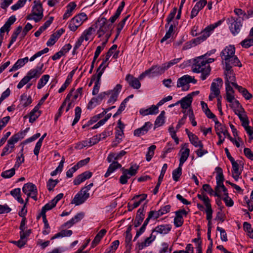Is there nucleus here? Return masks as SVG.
I'll list each match as a JSON object with an SVG mask.
<instances>
[{"label":"nucleus","instance_id":"1","mask_svg":"<svg viewBox=\"0 0 253 253\" xmlns=\"http://www.w3.org/2000/svg\"><path fill=\"white\" fill-rule=\"evenodd\" d=\"M214 58H208L206 60L199 56L194 59V63L192 65V71L194 73H201V80H205L210 75L211 68L209 63L214 62Z\"/></svg>","mask_w":253,"mask_h":253},{"label":"nucleus","instance_id":"2","mask_svg":"<svg viewBox=\"0 0 253 253\" xmlns=\"http://www.w3.org/2000/svg\"><path fill=\"white\" fill-rule=\"evenodd\" d=\"M235 48L233 45L226 46L221 52L220 56L222 61H224L225 66H230L241 67L242 64L238 57L235 55Z\"/></svg>","mask_w":253,"mask_h":253},{"label":"nucleus","instance_id":"3","mask_svg":"<svg viewBox=\"0 0 253 253\" xmlns=\"http://www.w3.org/2000/svg\"><path fill=\"white\" fill-rule=\"evenodd\" d=\"M226 100L230 103L229 106L234 113L238 116L241 122L247 117L246 112L240 102L235 98V92L225 93Z\"/></svg>","mask_w":253,"mask_h":253},{"label":"nucleus","instance_id":"4","mask_svg":"<svg viewBox=\"0 0 253 253\" xmlns=\"http://www.w3.org/2000/svg\"><path fill=\"white\" fill-rule=\"evenodd\" d=\"M95 28L98 38L104 36L106 42H107L112 34V25L110 24L105 18L99 19L96 23Z\"/></svg>","mask_w":253,"mask_h":253},{"label":"nucleus","instance_id":"5","mask_svg":"<svg viewBox=\"0 0 253 253\" xmlns=\"http://www.w3.org/2000/svg\"><path fill=\"white\" fill-rule=\"evenodd\" d=\"M225 93L234 92L233 86L235 88L238 85L236 83L235 74L230 66H226L224 71Z\"/></svg>","mask_w":253,"mask_h":253},{"label":"nucleus","instance_id":"6","mask_svg":"<svg viewBox=\"0 0 253 253\" xmlns=\"http://www.w3.org/2000/svg\"><path fill=\"white\" fill-rule=\"evenodd\" d=\"M93 183H90L87 186L82 188V189L75 196L71 203L76 206H79L83 204L89 197V191L93 186Z\"/></svg>","mask_w":253,"mask_h":253},{"label":"nucleus","instance_id":"7","mask_svg":"<svg viewBox=\"0 0 253 253\" xmlns=\"http://www.w3.org/2000/svg\"><path fill=\"white\" fill-rule=\"evenodd\" d=\"M43 10L42 4L39 1H34L30 14L26 16V19L34 20L36 22L40 21L43 17Z\"/></svg>","mask_w":253,"mask_h":253},{"label":"nucleus","instance_id":"8","mask_svg":"<svg viewBox=\"0 0 253 253\" xmlns=\"http://www.w3.org/2000/svg\"><path fill=\"white\" fill-rule=\"evenodd\" d=\"M222 20H219L216 22L208 26L201 32V35L193 40V42L196 44H199L205 41L213 32L214 30L218 26L221 25Z\"/></svg>","mask_w":253,"mask_h":253},{"label":"nucleus","instance_id":"9","mask_svg":"<svg viewBox=\"0 0 253 253\" xmlns=\"http://www.w3.org/2000/svg\"><path fill=\"white\" fill-rule=\"evenodd\" d=\"M87 19V16L85 13L78 14L68 22V28L71 31L75 32Z\"/></svg>","mask_w":253,"mask_h":253},{"label":"nucleus","instance_id":"10","mask_svg":"<svg viewBox=\"0 0 253 253\" xmlns=\"http://www.w3.org/2000/svg\"><path fill=\"white\" fill-rule=\"evenodd\" d=\"M95 31V29L92 27L84 30L76 41L74 48H78L84 41L88 42L92 41L94 37Z\"/></svg>","mask_w":253,"mask_h":253},{"label":"nucleus","instance_id":"11","mask_svg":"<svg viewBox=\"0 0 253 253\" xmlns=\"http://www.w3.org/2000/svg\"><path fill=\"white\" fill-rule=\"evenodd\" d=\"M166 69L165 68L164 64L161 66H153L151 68L146 70L144 72L141 74L139 76V79L142 80L145 77L153 78L163 74Z\"/></svg>","mask_w":253,"mask_h":253},{"label":"nucleus","instance_id":"12","mask_svg":"<svg viewBox=\"0 0 253 253\" xmlns=\"http://www.w3.org/2000/svg\"><path fill=\"white\" fill-rule=\"evenodd\" d=\"M139 167L137 165L131 166L129 169H123L122 175L120 178V182L125 184L131 176H134L137 172Z\"/></svg>","mask_w":253,"mask_h":253},{"label":"nucleus","instance_id":"13","mask_svg":"<svg viewBox=\"0 0 253 253\" xmlns=\"http://www.w3.org/2000/svg\"><path fill=\"white\" fill-rule=\"evenodd\" d=\"M196 83L197 80L195 79L194 77L185 75L178 79L177 87H181L182 90L186 91L188 90L189 88V83L195 84Z\"/></svg>","mask_w":253,"mask_h":253},{"label":"nucleus","instance_id":"14","mask_svg":"<svg viewBox=\"0 0 253 253\" xmlns=\"http://www.w3.org/2000/svg\"><path fill=\"white\" fill-rule=\"evenodd\" d=\"M222 84V80L220 78H217L214 80L211 84V93L209 96L210 101L213 100V98L221 96L220 95V88Z\"/></svg>","mask_w":253,"mask_h":253},{"label":"nucleus","instance_id":"15","mask_svg":"<svg viewBox=\"0 0 253 253\" xmlns=\"http://www.w3.org/2000/svg\"><path fill=\"white\" fill-rule=\"evenodd\" d=\"M20 139L19 134L12 136L7 141V144L3 148L1 156L8 155L13 151L15 144Z\"/></svg>","mask_w":253,"mask_h":253},{"label":"nucleus","instance_id":"16","mask_svg":"<svg viewBox=\"0 0 253 253\" xmlns=\"http://www.w3.org/2000/svg\"><path fill=\"white\" fill-rule=\"evenodd\" d=\"M227 23L231 32L234 36L240 32L242 24L238 18L235 19L231 17L227 19Z\"/></svg>","mask_w":253,"mask_h":253},{"label":"nucleus","instance_id":"17","mask_svg":"<svg viewBox=\"0 0 253 253\" xmlns=\"http://www.w3.org/2000/svg\"><path fill=\"white\" fill-rule=\"evenodd\" d=\"M22 191L28 197H31L35 201L37 200L38 190L35 184L32 183L25 184L23 186Z\"/></svg>","mask_w":253,"mask_h":253},{"label":"nucleus","instance_id":"18","mask_svg":"<svg viewBox=\"0 0 253 253\" xmlns=\"http://www.w3.org/2000/svg\"><path fill=\"white\" fill-rule=\"evenodd\" d=\"M44 65L43 63L39 64L35 68L30 70L27 73V76L30 80L38 79L44 72Z\"/></svg>","mask_w":253,"mask_h":253},{"label":"nucleus","instance_id":"19","mask_svg":"<svg viewBox=\"0 0 253 253\" xmlns=\"http://www.w3.org/2000/svg\"><path fill=\"white\" fill-rule=\"evenodd\" d=\"M82 87L78 88L76 90H71L67 95L65 102L67 103V101H70L74 103L79 100L82 97Z\"/></svg>","mask_w":253,"mask_h":253},{"label":"nucleus","instance_id":"20","mask_svg":"<svg viewBox=\"0 0 253 253\" xmlns=\"http://www.w3.org/2000/svg\"><path fill=\"white\" fill-rule=\"evenodd\" d=\"M175 216L173 219V224L176 227L181 226L184 222L183 218L186 217L187 212L184 210L176 211Z\"/></svg>","mask_w":253,"mask_h":253},{"label":"nucleus","instance_id":"21","mask_svg":"<svg viewBox=\"0 0 253 253\" xmlns=\"http://www.w3.org/2000/svg\"><path fill=\"white\" fill-rule=\"evenodd\" d=\"M122 89V85L120 84H117L115 87L111 90L107 91L108 95H110V97L107 101L109 104H113L117 100L118 95Z\"/></svg>","mask_w":253,"mask_h":253},{"label":"nucleus","instance_id":"22","mask_svg":"<svg viewBox=\"0 0 253 253\" xmlns=\"http://www.w3.org/2000/svg\"><path fill=\"white\" fill-rule=\"evenodd\" d=\"M189 155L190 149L188 148V144L185 143L182 145L178 153V155L180 156L179 164L180 166H183L189 157Z\"/></svg>","mask_w":253,"mask_h":253},{"label":"nucleus","instance_id":"23","mask_svg":"<svg viewBox=\"0 0 253 253\" xmlns=\"http://www.w3.org/2000/svg\"><path fill=\"white\" fill-rule=\"evenodd\" d=\"M215 130L218 138H219V136H225V138L226 137L229 138L230 135L226 126L217 121H215Z\"/></svg>","mask_w":253,"mask_h":253},{"label":"nucleus","instance_id":"24","mask_svg":"<svg viewBox=\"0 0 253 253\" xmlns=\"http://www.w3.org/2000/svg\"><path fill=\"white\" fill-rule=\"evenodd\" d=\"M206 4L207 1L205 0H200V1H198L195 4L191 10L190 18L193 19L196 17L198 15L199 11L204 8Z\"/></svg>","mask_w":253,"mask_h":253},{"label":"nucleus","instance_id":"25","mask_svg":"<svg viewBox=\"0 0 253 253\" xmlns=\"http://www.w3.org/2000/svg\"><path fill=\"white\" fill-rule=\"evenodd\" d=\"M126 80L128 84L134 89H139L141 86V83L139 80H141L138 78L134 77L131 75H127L126 77Z\"/></svg>","mask_w":253,"mask_h":253},{"label":"nucleus","instance_id":"26","mask_svg":"<svg viewBox=\"0 0 253 253\" xmlns=\"http://www.w3.org/2000/svg\"><path fill=\"white\" fill-rule=\"evenodd\" d=\"M92 173L89 171H86L77 176L74 180L73 183L75 185H78L84 182L86 179L92 176Z\"/></svg>","mask_w":253,"mask_h":253},{"label":"nucleus","instance_id":"27","mask_svg":"<svg viewBox=\"0 0 253 253\" xmlns=\"http://www.w3.org/2000/svg\"><path fill=\"white\" fill-rule=\"evenodd\" d=\"M77 7L76 3L72 1L69 2L66 6V10L63 15V19L66 20L71 17Z\"/></svg>","mask_w":253,"mask_h":253},{"label":"nucleus","instance_id":"28","mask_svg":"<svg viewBox=\"0 0 253 253\" xmlns=\"http://www.w3.org/2000/svg\"><path fill=\"white\" fill-rule=\"evenodd\" d=\"M84 213L81 212L76 214L70 220L64 223V226L68 228L71 227L75 224L80 221L84 217Z\"/></svg>","mask_w":253,"mask_h":253},{"label":"nucleus","instance_id":"29","mask_svg":"<svg viewBox=\"0 0 253 253\" xmlns=\"http://www.w3.org/2000/svg\"><path fill=\"white\" fill-rule=\"evenodd\" d=\"M171 229V225L170 224H162L156 226L153 230V232H156L157 234H167L169 232Z\"/></svg>","mask_w":253,"mask_h":253},{"label":"nucleus","instance_id":"30","mask_svg":"<svg viewBox=\"0 0 253 253\" xmlns=\"http://www.w3.org/2000/svg\"><path fill=\"white\" fill-rule=\"evenodd\" d=\"M159 112V109L158 106L155 105H152L147 109L142 108L139 110V113L141 115L145 116L149 115H156Z\"/></svg>","mask_w":253,"mask_h":253},{"label":"nucleus","instance_id":"31","mask_svg":"<svg viewBox=\"0 0 253 253\" xmlns=\"http://www.w3.org/2000/svg\"><path fill=\"white\" fill-rule=\"evenodd\" d=\"M227 193V189L223 184H218L216 185L215 193H214V196L218 197V198H221Z\"/></svg>","mask_w":253,"mask_h":253},{"label":"nucleus","instance_id":"32","mask_svg":"<svg viewBox=\"0 0 253 253\" xmlns=\"http://www.w3.org/2000/svg\"><path fill=\"white\" fill-rule=\"evenodd\" d=\"M146 198L147 195L146 194L137 195L134 197L133 198L134 202L132 205H131L130 204H129V210H130L138 207L140 204L146 199Z\"/></svg>","mask_w":253,"mask_h":253},{"label":"nucleus","instance_id":"33","mask_svg":"<svg viewBox=\"0 0 253 253\" xmlns=\"http://www.w3.org/2000/svg\"><path fill=\"white\" fill-rule=\"evenodd\" d=\"M29 61L28 57L18 59L9 70V72L15 71L23 67Z\"/></svg>","mask_w":253,"mask_h":253},{"label":"nucleus","instance_id":"34","mask_svg":"<svg viewBox=\"0 0 253 253\" xmlns=\"http://www.w3.org/2000/svg\"><path fill=\"white\" fill-rule=\"evenodd\" d=\"M125 5V1H121L114 15L112 16L109 19V21L111 23H110V24L112 25V24H113L116 21V20L119 18L122 11H123Z\"/></svg>","mask_w":253,"mask_h":253},{"label":"nucleus","instance_id":"35","mask_svg":"<svg viewBox=\"0 0 253 253\" xmlns=\"http://www.w3.org/2000/svg\"><path fill=\"white\" fill-rule=\"evenodd\" d=\"M99 141H100V138L98 137V135H96L90 138L89 142L84 141L83 143L78 144L77 147L79 149H82L86 146L94 145Z\"/></svg>","mask_w":253,"mask_h":253},{"label":"nucleus","instance_id":"36","mask_svg":"<svg viewBox=\"0 0 253 253\" xmlns=\"http://www.w3.org/2000/svg\"><path fill=\"white\" fill-rule=\"evenodd\" d=\"M33 100L31 96L26 94H23L21 96L19 105L25 108L29 106L32 102Z\"/></svg>","mask_w":253,"mask_h":253},{"label":"nucleus","instance_id":"37","mask_svg":"<svg viewBox=\"0 0 253 253\" xmlns=\"http://www.w3.org/2000/svg\"><path fill=\"white\" fill-rule=\"evenodd\" d=\"M166 122V117H165V111H162L159 114V115L157 117L155 123H154V127L155 128L157 127H160L164 125Z\"/></svg>","mask_w":253,"mask_h":253},{"label":"nucleus","instance_id":"38","mask_svg":"<svg viewBox=\"0 0 253 253\" xmlns=\"http://www.w3.org/2000/svg\"><path fill=\"white\" fill-rule=\"evenodd\" d=\"M192 101V97L191 94H188L185 97L183 98L181 100L179 101L181 105V107L183 109H187L190 106Z\"/></svg>","mask_w":253,"mask_h":253},{"label":"nucleus","instance_id":"39","mask_svg":"<svg viewBox=\"0 0 253 253\" xmlns=\"http://www.w3.org/2000/svg\"><path fill=\"white\" fill-rule=\"evenodd\" d=\"M42 111L34 107L29 114V122L34 123L41 115Z\"/></svg>","mask_w":253,"mask_h":253},{"label":"nucleus","instance_id":"40","mask_svg":"<svg viewBox=\"0 0 253 253\" xmlns=\"http://www.w3.org/2000/svg\"><path fill=\"white\" fill-rule=\"evenodd\" d=\"M106 230L105 229H102L95 236L94 240L92 241L91 245V248H94L96 246H97L100 241H101V239L103 237V236L105 235L106 233Z\"/></svg>","mask_w":253,"mask_h":253},{"label":"nucleus","instance_id":"41","mask_svg":"<svg viewBox=\"0 0 253 253\" xmlns=\"http://www.w3.org/2000/svg\"><path fill=\"white\" fill-rule=\"evenodd\" d=\"M74 74V72L73 71H72L69 73V74L68 75L66 78L65 82L61 85V87L59 89L58 91V93H60L63 92L68 86V85L71 84L72 81V78Z\"/></svg>","mask_w":253,"mask_h":253},{"label":"nucleus","instance_id":"42","mask_svg":"<svg viewBox=\"0 0 253 253\" xmlns=\"http://www.w3.org/2000/svg\"><path fill=\"white\" fill-rule=\"evenodd\" d=\"M124 136V130L122 129H116L115 132V139L112 142L113 147H116L119 143H120Z\"/></svg>","mask_w":253,"mask_h":253},{"label":"nucleus","instance_id":"43","mask_svg":"<svg viewBox=\"0 0 253 253\" xmlns=\"http://www.w3.org/2000/svg\"><path fill=\"white\" fill-rule=\"evenodd\" d=\"M61 34L62 33H59V32H57L56 33L52 34L50 36L48 40L47 41L46 45L48 46H51L53 45L57 41L58 39L60 38Z\"/></svg>","mask_w":253,"mask_h":253},{"label":"nucleus","instance_id":"44","mask_svg":"<svg viewBox=\"0 0 253 253\" xmlns=\"http://www.w3.org/2000/svg\"><path fill=\"white\" fill-rule=\"evenodd\" d=\"M10 194L19 203L24 204V201L21 197V189L19 188H15L10 191Z\"/></svg>","mask_w":253,"mask_h":253},{"label":"nucleus","instance_id":"45","mask_svg":"<svg viewBox=\"0 0 253 253\" xmlns=\"http://www.w3.org/2000/svg\"><path fill=\"white\" fill-rule=\"evenodd\" d=\"M121 165L117 162H114L111 164L107 169V172L105 173L104 176L107 177L110 175L115 170L121 168Z\"/></svg>","mask_w":253,"mask_h":253},{"label":"nucleus","instance_id":"46","mask_svg":"<svg viewBox=\"0 0 253 253\" xmlns=\"http://www.w3.org/2000/svg\"><path fill=\"white\" fill-rule=\"evenodd\" d=\"M102 76V73L97 74V79L94 83V85L93 87L92 94L95 95L98 94L100 87V78Z\"/></svg>","mask_w":253,"mask_h":253},{"label":"nucleus","instance_id":"47","mask_svg":"<svg viewBox=\"0 0 253 253\" xmlns=\"http://www.w3.org/2000/svg\"><path fill=\"white\" fill-rule=\"evenodd\" d=\"M190 143L194 146L195 147H203V144H202L201 140H199L197 136L195 134L191 135L189 137Z\"/></svg>","mask_w":253,"mask_h":253},{"label":"nucleus","instance_id":"48","mask_svg":"<svg viewBox=\"0 0 253 253\" xmlns=\"http://www.w3.org/2000/svg\"><path fill=\"white\" fill-rule=\"evenodd\" d=\"M236 88L242 95L245 99L249 100L253 97L252 94L250 93L246 88L239 85L236 87Z\"/></svg>","mask_w":253,"mask_h":253},{"label":"nucleus","instance_id":"49","mask_svg":"<svg viewBox=\"0 0 253 253\" xmlns=\"http://www.w3.org/2000/svg\"><path fill=\"white\" fill-rule=\"evenodd\" d=\"M201 107H202L203 111L205 112V113L206 114V115L209 118H210V119L215 118V116L209 109L207 103H205L204 101H201Z\"/></svg>","mask_w":253,"mask_h":253},{"label":"nucleus","instance_id":"50","mask_svg":"<svg viewBox=\"0 0 253 253\" xmlns=\"http://www.w3.org/2000/svg\"><path fill=\"white\" fill-rule=\"evenodd\" d=\"M50 76L48 75H43L39 80L37 84V88L40 89L42 88L48 82Z\"/></svg>","mask_w":253,"mask_h":253},{"label":"nucleus","instance_id":"51","mask_svg":"<svg viewBox=\"0 0 253 253\" xmlns=\"http://www.w3.org/2000/svg\"><path fill=\"white\" fill-rule=\"evenodd\" d=\"M241 122L243 126L244 127L247 133L249 135V136H251L252 135H253V126L251 127L249 126V121L248 117L246 119H245V120H243Z\"/></svg>","mask_w":253,"mask_h":253},{"label":"nucleus","instance_id":"52","mask_svg":"<svg viewBox=\"0 0 253 253\" xmlns=\"http://www.w3.org/2000/svg\"><path fill=\"white\" fill-rule=\"evenodd\" d=\"M177 21H173V24H170L168 32L166 33L165 36L161 40V42H163L165 41H166L169 39L171 36L173 32V27L176 24H177Z\"/></svg>","mask_w":253,"mask_h":253},{"label":"nucleus","instance_id":"53","mask_svg":"<svg viewBox=\"0 0 253 253\" xmlns=\"http://www.w3.org/2000/svg\"><path fill=\"white\" fill-rule=\"evenodd\" d=\"M129 17V15H127L124 17L117 25V34L115 37V40L118 38L119 35H120L121 31L124 28L126 22V20H127L128 18Z\"/></svg>","mask_w":253,"mask_h":253},{"label":"nucleus","instance_id":"54","mask_svg":"<svg viewBox=\"0 0 253 253\" xmlns=\"http://www.w3.org/2000/svg\"><path fill=\"white\" fill-rule=\"evenodd\" d=\"M182 167L179 165L178 167L174 169L172 173L173 180L175 181H177L179 177L182 174Z\"/></svg>","mask_w":253,"mask_h":253},{"label":"nucleus","instance_id":"55","mask_svg":"<svg viewBox=\"0 0 253 253\" xmlns=\"http://www.w3.org/2000/svg\"><path fill=\"white\" fill-rule=\"evenodd\" d=\"M156 146L154 145H151L148 148V151L146 154V160L147 162L151 161L154 155V152Z\"/></svg>","mask_w":253,"mask_h":253},{"label":"nucleus","instance_id":"56","mask_svg":"<svg viewBox=\"0 0 253 253\" xmlns=\"http://www.w3.org/2000/svg\"><path fill=\"white\" fill-rule=\"evenodd\" d=\"M216 172L217 174L215 177L216 185L218 184H223L224 176L222 169L220 168H216Z\"/></svg>","mask_w":253,"mask_h":253},{"label":"nucleus","instance_id":"57","mask_svg":"<svg viewBox=\"0 0 253 253\" xmlns=\"http://www.w3.org/2000/svg\"><path fill=\"white\" fill-rule=\"evenodd\" d=\"M15 173V168L6 170L1 172V176L4 178H9L13 176Z\"/></svg>","mask_w":253,"mask_h":253},{"label":"nucleus","instance_id":"58","mask_svg":"<svg viewBox=\"0 0 253 253\" xmlns=\"http://www.w3.org/2000/svg\"><path fill=\"white\" fill-rule=\"evenodd\" d=\"M177 10V8L175 7L170 11V13L169 14L168 17L167 18V24L166 25V26H167V25H170V24H172L171 22L173 20V19L176 14Z\"/></svg>","mask_w":253,"mask_h":253},{"label":"nucleus","instance_id":"59","mask_svg":"<svg viewBox=\"0 0 253 253\" xmlns=\"http://www.w3.org/2000/svg\"><path fill=\"white\" fill-rule=\"evenodd\" d=\"M82 112V110L80 107H76L75 109V118L72 123V126H74L76 124L78 121H79L81 114Z\"/></svg>","mask_w":253,"mask_h":253},{"label":"nucleus","instance_id":"60","mask_svg":"<svg viewBox=\"0 0 253 253\" xmlns=\"http://www.w3.org/2000/svg\"><path fill=\"white\" fill-rule=\"evenodd\" d=\"M172 251V247H169V244L166 242L161 244V247L159 251L160 253H170Z\"/></svg>","mask_w":253,"mask_h":253},{"label":"nucleus","instance_id":"61","mask_svg":"<svg viewBox=\"0 0 253 253\" xmlns=\"http://www.w3.org/2000/svg\"><path fill=\"white\" fill-rule=\"evenodd\" d=\"M107 53L110 54L111 56H113L114 58H117L119 54V51L117 50V45L116 44L113 45L109 49Z\"/></svg>","mask_w":253,"mask_h":253},{"label":"nucleus","instance_id":"62","mask_svg":"<svg viewBox=\"0 0 253 253\" xmlns=\"http://www.w3.org/2000/svg\"><path fill=\"white\" fill-rule=\"evenodd\" d=\"M156 239V236L152 233L149 237L146 238L142 243V247L149 246Z\"/></svg>","mask_w":253,"mask_h":253},{"label":"nucleus","instance_id":"63","mask_svg":"<svg viewBox=\"0 0 253 253\" xmlns=\"http://www.w3.org/2000/svg\"><path fill=\"white\" fill-rule=\"evenodd\" d=\"M234 12L237 15L239 16V18H242V20L248 19L250 17L249 15H247L241 9L236 8L234 10Z\"/></svg>","mask_w":253,"mask_h":253},{"label":"nucleus","instance_id":"64","mask_svg":"<svg viewBox=\"0 0 253 253\" xmlns=\"http://www.w3.org/2000/svg\"><path fill=\"white\" fill-rule=\"evenodd\" d=\"M241 44L244 48H249L253 45V39L251 38L246 39L241 42Z\"/></svg>","mask_w":253,"mask_h":253}]
</instances>
